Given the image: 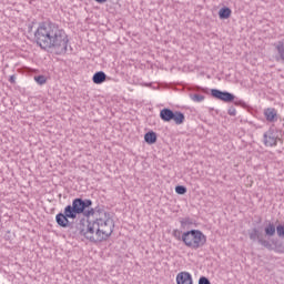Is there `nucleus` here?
Returning a JSON list of instances; mask_svg holds the SVG:
<instances>
[{"label": "nucleus", "instance_id": "412c9836", "mask_svg": "<svg viewBox=\"0 0 284 284\" xmlns=\"http://www.w3.org/2000/svg\"><path fill=\"white\" fill-rule=\"evenodd\" d=\"M190 97L192 101H194L195 103H202V101H205V95L194 93V94H191Z\"/></svg>", "mask_w": 284, "mask_h": 284}, {"label": "nucleus", "instance_id": "39448f33", "mask_svg": "<svg viewBox=\"0 0 284 284\" xmlns=\"http://www.w3.org/2000/svg\"><path fill=\"white\" fill-rule=\"evenodd\" d=\"M97 227L98 217H95L93 221L82 217L79 222V234L80 236H84V239L90 241V243H99V240H97Z\"/></svg>", "mask_w": 284, "mask_h": 284}, {"label": "nucleus", "instance_id": "c756f323", "mask_svg": "<svg viewBox=\"0 0 284 284\" xmlns=\"http://www.w3.org/2000/svg\"><path fill=\"white\" fill-rule=\"evenodd\" d=\"M97 1V3H105V1H108V0H95Z\"/></svg>", "mask_w": 284, "mask_h": 284}, {"label": "nucleus", "instance_id": "f8f14e48", "mask_svg": "<svg viewBox=\"0 0 284 284\" xmlns=\"http://www.w3.org/2000/svg\"><path fill=\"white\" fill-rule=\"evenodd\" d=\"M273 47L275 48L278 54L275 57L276 61H282V63L284 64V41L280 40L275 42Z\"/></svg>", "mask_w": 284, "mask_h": 284}, {"label": "nucleus", "instance_id": "ddd939ff", "mask_svg": "<svg viewBox=\"0 0 284 284\" xmlns=\"http://www.w3.org/2000/svg\"><path fill=\"white\" fill-rule=\"evenodd\" d=\"M264 115L266 121H268L270 123H275V121H278V114L276 112V109L274 108H268L264 110Z\"/></svg>", "mask_w": 284, "mask_h": 284}, {"label": "nucleus", "instance_id": "9b49d317", "mask_svg": "<svg viewBox=\"0 0 284 284\" xmlns=\"http://www.w3.org/2000/svg\"><path fill=\"white\" fill-rule=\"evenodd\" d=\"M101 212H105V210H101L99 206L95 209L90 206L89 209H85L82 215L84 216L85 221H90V216H94V219H97V216H101Z\"/></svg>", "mask_w": 284, "mask_h": 284}, {"label": "nucleus", "instance_id": "f257e3e1", "mask_svg": "<svg viewBox=\"0 0 284 284\" xmlns=\"http://www.w3.org/2000/svg\"><path fill=\"white\" fill-rule=\"evenodd\" d=\"M34 40L41 50L47 52L53 50L58 55L68 52V43L70 42L65 31L54 22L41 23L34 32Z\"/></svg>", "mask_w": 284, "mask_h": 284}, {"label": "nucleus", "instance_id": "b1692460", "mask_svg": "<svg viewBox=\"0 0 284 284\" xmlns=\"http://www.w3.org/2000/svg\"><path fill=\"white\" fill-rule=\"evenodd\" d=\"M175 192L176 194H186L187 193V187L183 186V185H178L175 186Z\"/></svg>", "mask_w": 284, "mask_h": 284}, {"label": "nucleus", "instance_id": "f3484780", "mask_svg": "<svg viewBox=\"0 0 284 284\" xmlns=\"http://www.w3.org/2000/svg\"><path fill=\"white\" fill-rule=\"evenodd\" d=\"M144 141L148 145H154L156 143V132L149 131L144 134Z\"/></svg>", "mask_w": 284, "mask_h": 284}, {"label": "nucleus", "instance_id": "4468645a", "mask_svg": "<svg viewBox=\"0 0 284 284\" xmlns=\"http://www.w3.org/2000/svg\"><path fill=\"white\" fill-rule=\"evenodd\" d=\"M108 79V74L103 71H98L93 74L92 81L95 83V85H101V83H105V80Z\"/></svg>", "mask_w": 284, "mask_h": 284}, {"label": "nucleus", "instance_id": "7c9ffc66", "mask_svg": "<svg viewBox=\"0 0 284 284\" xmlns=\"http://www.w3.org/2000/svg\"><path fill=\"white\" fill-rule=\"evenodd\" d=\"M0 223H1V215H0Z\"/></svg>", "mask_w": 284, "mask_h": 284}, {"label": "nucleus", "instance_id": "5701e85b", "mask_svg": "<svg viewBox=\"0 0 284 284\" xmlns=\"http://www.w3.org/2000/svg\"><path fill=\"white\" fill-rule=\"evenodd\" d=\"M182 232L179 229L173 230L172 236L176 239V241H183Z\"/></svg>", "mask_w": 284, "mask_h": 284}, {"label": "nucleus", "instance_id": "1a4fd4ad", "mask_svg": "<svg viewBox=\"0 0 284 284\" xmlns=\"http://www.w3.org/2000/svg\"><path fill=\"white\" fill-rule=\"evenodd\" d=\"M263 141L266 148H274V145H276V143L278 142V134H276V132L274 131H268L264 133Z\"/></svg>", "mask_w": 284, "mask_h": 284}, {"label": "nucleus", "instance_id": "423d86ee", "mask_svg": "<svg viewBox=\"0 0 284 284\" xmlns=\"http://www.w3.org/2000/svg\"><path fill=\"white\" fill-rule=\"evenodd\" d=\"M68 209L73 213V216H79L85 213V210L92 207V200L83 199V197H75L72 201V205H67Z\"/></svg>", "mask_w": 284, "mask_h": 284}, {"label": "nucleus", "instance_id": "aec40b11", "mask_svg": "<svg viewBox=\"0 0 284 284\" xmlns=\"http://www.w3.org/2000/svg\"><path fill=\"white\" fill-rule=\"evenodd\" d=\"M180 223H181V229L182 230H185L187 227V225H193L194 224V222L190 217L181 219Z\"/></svg>", "mask_w": 284, "mask_h": 284}, {"label": "nucleus", "instance_id": "a211bd4d", "mask_svg": "<svg viewBox=\"0 0 284 284\" xmlns=\"http://www.w3.org/2000/svg\"><path fill=\"white\" fill-rule=\"evenodd\" d=\"M264 234L268 239H272L274 234H276V225H274L273 222H270L265 227H264Z\"/></svg>", "mask_w": 284, "mask_h": 284}, {"label": "nucleus", "instance_id": "cd10ccee", "mask_svg": "<svg viewBox=\"0 0 284 284\" xmlns=\"http://www.w3.org/2000/svg\"><path fill=\"white\" fill-rule=\"evenodd\" d=\"M234 105H245V102L243 100H234Z\"/></svg>", "mask_w": 284, "mask_h": 284}, {"label": "nucleus", "instance_id": "6e6552de", "mask_svg": "<svg viewBox=\"0 0 284 284\" xmlns=\"http://www.w3.org/2000/svg\"><path fill=\"white\" fill-rule=\"evenodd\" d=\"M211 97L213 99H217L219 101H223L224 103H233L236 95L227 91H221L219 89H211Z\"/></svg>", "mask_w": 284, "mask_h": 284}, {"label": "nucleus", "instance_id": "393cba45", "mask_svg": "<svg viewBox=\"0 0 284 284\" xmlns=\"http://www.w3.org/2000/svg\"><path fill=\"white\" fill-rule=\"evenodd\" d=\"M276 232H277V236H280L281 239L284 237V225L283 224H278L276 226Z\"/></svg>", "mask_w": 284, "mask_h": 284}, {"label": "nucleus", "instance_id": "4be33fe9", "mask_svg": "<svg viewBox=\"0 0 284 284\" xmlns=\"http://www.w3.org/2000/svg\"><path fill=\"white\" fill-rule=\"evenodd\" d=\"M34 81L37 82L38 85H44L48 79L45 78V75H36Z\"/></svg>", "mask_w": 284, "mask_h": 284}, {"label": "nucleus", "instance_id": "6ab92c4d", "mask_svg": "<svg viewBox=\"0 0 284 284\" xmlns=\"http://www.w3.org/2000/svg\"><path fill=\"white\" fill-rule=\"evenodd\" d=\"M219 17L220 19H230V17H232V9L229 7L221 8L219 11Z\"/></svg>", "mask_w": 284, "mask_h": 284}, {"label": "nucleus", "instance_id": "c85d7f7f", "mask_svg": "<svg viewBox=\"0 0 284 284\" xmlns=\"http://www.w3.org/2000/svg\"><path fill=\"white\" fill-rule=\"evenodd\" d=\"M9 82L12 83V84L17 83V78L14 75H11L9 78Z\"/></svg>", "mask_w": 284, "mask_h": 284}, {"label": "nucleus", "instance_id": "2eb2a0df", "mask_svg": "<svg viewBox=\"0 0 284 284\" xmlns=\"http://www.w3.org/2000/svg\"><path fill=\"white\" fill-rule=\"evenodd\" d=\"M173 112V110L164 108L160 111V119L164 121V123H170V121H172Z\"/></svg>", "mask_w": 284, "mask_h": 284}, {"label": "nucleus", "instance_id": "f03ea898", "mask_svg": "<svg viewBox=\"0 0 284 284\" xmlns=\"http://www.w3.org/2000/svg\"><path fill=\"white\" fill-rule=\"evenodd\" d=\"M247 235L252 243H258V245L265 247L268 252L284 254V242H270V240H265V235L258 230V227L250 229L247 231Z\"/></svg>", "mask_w": 284, "mask_h": 284}, {"label": "nucleus", "instance_id": "a878e982", "mask_svg": "<svg viewBox=\"0 0 284 284\" xmlns=\"http://www.w3.org/2000/svg\"><path fill=\"white\" fill-rule=\"evenodd\" d=\"M199 284H212V282H210V278L201 276L199 280Z\"/></svg>", "mask_w": 284, "mask_h": 284}, {"label": "nucleus", "instance_id": "dca6fc26", "mask_svg": "<svg viewBox=\"0 0 284 284\" xmlns=\"http://www.w3.org/2000/svg\"><path fill=\"white\" fill-rule=\"evenodd\" d=\"M171 121H174L175 125H183L185 123V114L181 111H173Z\"/></svg>", "mask_w": 284, "mask_h": 284}, {"label": "nucleus", "instance_id": "7ed1b4c3", "mask_svg": "<svg viewBox=\"0 0 284 284\" xmlns=\"http://www.w3.org/2000/svg\"><path fill=\"white\" fill-rule=\"evenodd\" d=\"M97 241L103 243V241H108V239L112 236V232H114V220L110 217L109 212H101V216H97Z\"/></svg>", "mask_w": 284, "mask_h": 284}, {"label": "nucleus", "instance_id": "20e7f679", "mask_svg": "<svg viewBox=\"0 0 284 284\" xmlns=\"http://www.w3.org/2000/svg\"><path fill=\"white\" fill-rule=\"evenodd\" d=\"M182 243L190 250H201L207 243V236L200 230H191L182 233Z\"/></svg>", "mask_w": 284, "mask_h": 284}, {"label": "nucleus", "instance_id": "0eeeda50", "mask_svg": "<svg viewBox=\"0 0 284 284\" xmlns=\"http://www.w3.org/2000/svg\"><path fill=\"white\" fill-rule=\"evenodd\" d=\"M70 219L74 221L77 216L72 213V211L68 207V205L64 207V212H60L55 215V223L59 225V227L68 229L72 227V222H70Z\"/></svg>", "mask_w": 284, "mask_h": 284}, {"label": "nucleus", "instance_id": "bb28decb", "mask_svg": "<svg viewBox=\"0 0 284 284\" xmlns=\"http://www.w3.org/2000/svg\"><path fill=\"white\" fill-rule=\"evenodd\" d=\"M227 114H230V116H236V109L234 106H230Z\"/></svg>", "mask_w": 284, "mask_h": 284}, {"label": "nucleus", "instance_id": "9d476101", "mask_svg": "<svg viewBox=\"0 0 284 284\" xmlns=\"http://www.w3.org/2000/svg\"><path fill=\"white\" fill-rule=\"evenodd\" d=\"M176 283L178 284H194V281L192 280V274H190V272H180L176 275Z\"/></svg>", "mask_w": 284, "mask_h": 284}]
</instances>
